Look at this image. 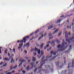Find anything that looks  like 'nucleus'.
<instances>
[{
    "instance_id": "obj_45",
    "label": "nucleus",
    "mask_w": 74,
    "mask_h": 74,
    "mask_svg": "<svg viewBox=\"0 0 74 74\" xmlns=\"http://www.w3.org/2000/svg\"><path fill=\"white\" fill-rule=\"evenodd\" d=\"M73 73V72H71V73H70V72H69V74H72Z\"/></svg>"
},
{
    "instance_id": "obj_10",
    "label": "nucleus",
    "mask_w": 74,
    "mask_h": 74,
    "mask_svg": "<svg viewBox=\"0 0 74 74\" xmlns=\"http://www.w3.org/2000/svg\"><path fill=\"white\" fill-rule=\"evenodd\" d=\"M49 44H51V41H49L48 42H47V46L45 47H44V49H46V48H48V47H49Z\"/></svg>"
},
{
    "instance_id": "obj_42",
    "label": "nucleus",
    "mask_w": 74,
    "mask_h": 74,
    "mask_svg": "<svg viewBox=\"0 0 74 74\" xmlns=\"http://www.w3.org/2000/svg\"><path fill=\"white\" fill-rule=\"evenodd\" d=\"M71 26H74V23H72V24L71 25Z\"/></svg>"
},
{
    "instance_id": "obj_6",
    "label": "nucleus",
    "mask_w": 74,
    "mask_h": 74,
    "mask_svg": "<svg viewBox=\"0 0 74 74\" xmlns=\"http://www.w3.org/2000/svg\"><path fill=\"white\" fill-rule=\"evenodd\" d=\"M28 38H29V36H28L24 38L23 40H21L20 41V43H22V42H24L25 43H26V40H27Z\"/></svg>"
},
{
    "instance_id": "obj_26",
    "label": "nucleus",
    "mask_w": 74,
    "mask_h": 74,
    "mask_svg": "<svg viewBox=\"0 0 74 74\" xmlns=\"http://www.w3.org/2000/svg\"><path fill=\"white\" fill-rule=\"evenodd\" d=\"M51 44L53 45L55 44V41H52L51 42Z\"/></svg>"
},
{
    "instance_id": "obj_36",
    "label": "nucleus",
    "mask_w": 74,
    "mask_h": 74,
    "mask_svg": "<svg viewBox=\"0 0 74 74\" xmlns=\"http://www.w3.org/2000/svg\"><path fill=\"white\" fill-rule=\"evenodd\" d=\"M52 36V34H49V36Z\"/></svg>"
},
{
    "instance_id": "obj_2",
    "label": "nucleus",
    "mask_w": 74,
    "mask_h": 74,
    "mask_svg": "<svg viewBox=\"0 0 74 74\" xmlns=\"http://www.w3.org/2000/svg\"><path fill=\"white\" fill-rule=\"evenodd\" d=\"M68 47L67 43L64 42V40H63V42L62 45H59L58 46V48L59 51H62L64 49H66Z\"/></svg>"
},
{
    "instance_id": "obj_29",
    "label": "nucleus",
    "mask_w": 74,
    "mask_h": 74,
    "mask_svg": "<svg viewBox=\"0 0 74 74\" xmlns=\"http://www.w3.org/2000/svg\"><path fill=\"white\" fill-rule=\"evenodd\" d=\"M56 65H59V62H56Z\"/></svg>"
},
{
    "instance_id": "obj_31",
    "label": "nucleus",
    "mask_w": 74,
    "mask_h": 74,
    "mask_svg": "<svg viewBox=\"0 0 74 74\" xmlns=\"http://www.w3.org/2000/svg\"><path fill=\"white\" fill-rule=\"evenodd\" d=\"M62 34V33H59L58 34V36H60V35Z\"/></svg>"
},
{
    "instance_id": "obj_60",
    "label": "nucleus",
    "mask_w": 74,
    "mask_h": 74,
    "mask_svg": "<svg viewBox=\"0 0 74 74\" xmlns=\"http://www.w3.org/2000/svg\"><path fill=\"white\" fill-rule=\"evenodd\" d=\"M0 48H1V47H0Z\"/></svg>"
},
{
    "instance_id": "obj_37",
    "label": "nucleus",
    "mask_w": 74,
    "mask_h": 74,
    "mask_svg": "<svg viewBox=\"0 0 74 74\" xmlns=\"http://www.w3.org/2000/svg\"><path fill=\"white\" fill-rule=\"evenodd\" d=\"M39 63V62H38V61H37L36 62V64H38V63Z\"/></svg>"
},
{
    "instance_id": "obj_1",
    "label": "nucleus",
    "mask_w": 74,
    "mask_h": 74,
    "mask_svg": "<svg viewBox=\"0 0 74 74\" xmlns=\"http://www.w3.org/2000/svg\"><path fill=\"white\" fill-rule=\"evenodd\" d=\"M41 56H42V62H41L40 64V67H39L38 69H41L42 65H43V64H44L45 63V62H47V59H50V60H52L54 59H55V58L56 57V56H55L54 57L52 58V56H50L49 57L48 56H47L46 57V58L47 59L43 61V59H44V52L42 51V50H41Z\"/></svg>"
},
{
    "instance_id": "obj_49",
    "label": "nucleus",
    "mask_w": 74,
    "mask_h": 74,
    "mask_svg": "<svg viewBox=\"0 0 74 74\" xmlns=\"http://www.w3.org/2000/svg\"><path fill=\"white\" fill-rule=\"evenodd\" d=\"M51 47H49V50H51Z\"/></svg>"
},
{
    "instance_id": "obj_40",
    "label": "nucleus",
    "mask_w": 74,
    "mask_h": 74,
    "mask_svg": "<svg viewBox=\"0 0 74 74\" xmlns=\"http://www.w3.org/2000/svg\"><path fill=\"white\" fill-rule=\"evenodd\" d=\"M17 67V65H16V66H14V67L13 69H15V68H16V67Z\"/></svg>"
},
{
    "instance_id": "obj_32",
    "label": "nucleus",
    "mask_w": 74,
    "mask_h": 74,
    "mask_svg": "<svg viewBox=\"0 0 74 74\" xmlns=\"http://www.w3.org/2000/svg\"><path fill=\"white\" fill-rule=\"evenodd\" d=\"M24 52L25 53H27V51L26 50H24Z\"/></svg>"
},
{
    "instance_id": "obj_20",
    "label": "nucleus",
    "mask_w": 74,
    "mask_h": 74,
    "mask_svg": "<svg viewBox=\"0 0 74 74\" xmlns=\"http://www.w3.org/2000/svg\"><path fill=\"white\" fill-rule=\"evenodd\" d=\"M12 62H14V58H11V61L10 62L12 63Z\"/></svg>"
},
{
    "instance_id": "obj_38",
    "label": "nucleus",
    "mask_w": 74,
    "mask_h": 74,
    "mask_svg": "<svg viewBox=\"0 0 74 74\" xmlns=\"http://www.w3.org/2000/svg\"><path fill=\"white\" fill-rule=\"evenodd\" d=\"M22 72L24 74H25V71H22Z\"/></svg>"
},
{
    "instance_id": "obj_22",
    "label": "nucleus",
    "mask_w": 74,
    "mask_h": 74,
    "mask_svg": "<svg viewBox=\"0 0 74 74\" xmlns=\"http://www.w3.org/2000/svg\"><path fill=\"white\" fill-rule=\"evenodd\" d=\"M71 49H72V47H71V45H70L69 46V51H71Z\"/></svg>"
},
{
    "instance_id": "obj_15",
    "label": "nucleus",
    "mask_w": 74,
    "mask_h": 74,
    "mask_svg": "<svg viewBox=\"0 0 74 74\" xmlns=\"http://www.w3.org/2000/svg\"><path fill=\"white\" fill-rule=\"evenodd\" d=\"M29 42H28L26 44V45H24V46H23V47L24 48V47H27V48H28L29 47Z\"/></svg>"
},
{
    "instance_id": "obj_24",
    "label": "nucleus",
    "mask_w": 74,
    "mask_h": 74,
    "mask_svg": "<svg viewBox=\"0 0 74 74\" xmlns=\"http://www.w3.org/2000/svg\"><path fill=\"white\" fill-rule=\"evenodd\" d=\"M53 28V26H52L49 27L48 28V29H52Z\"/></svg>"
},
{
    "instance_id": "obj_44",
    "label": "nucleus",
    "mask_w": 74,
    "mask_h": 74,
    "mask_svg": "<svg viewBox=\"0 0 74 74\" xmlns=\"http://www.w3.org/2000/svg\"><path fill=\"white\" fill-rule=\"evenodd\" d=\"M47 35V34H45L44 35V37H45V36Z\"/></svg>"
},
{
    "instance_id": "obj_55",
    "label": "nucleus",
    "mask_w": 74,
    "mask_h": 74,
    "mask_svg": "<svg viewBox=\"0 0 74 74\" xmlns=\"http://www.w3.org/2000/svg\"><path fill=\"white\" fill-rule=\"evenodd\" d=\"M40 34L42 35V33H41V34Z\"/></svg>"
},
{
    "instance_id": "obj_13",
    "label": "nucleus",
    "mask_w": 74,
    "mask_h": 74,
    "mask_svg": "<svg viewBox=\"0 0 74 74\" xmlns=\"http://www.w3.org/2000/svg\"><path fill=\"white\" fill-rule=\"evenodd\" d=\"M2 64L3 66H4V67H5V66H6L7 65V64L5 62L3 63L1 62V64H0V65H2Z\"/></svg>"
},
{
    "instance_id": "obj_35",
    "label": "nucleus",
    "mask_w": 74,
    "mask_h": 74,
    "mask_svg": "<svg viewBox=\"0 0 74 74\" xmlns=\"http://www.w3.org/2000/svg\"><path fill=\"white\" fill-rule=\"evenodd\" d=\"M7 49L6 50H5V53H7Z\"/></svg>"
},
{
    "instance_id": "obj_11",
    "label": "nucleus",
    "mask_w": 74,
    "mask_h": 74,
    "mask_svg": "<svg viewBox=\"0 0 74 74\" xmlns=\"http://www.w3.org/2000/svg\"><path fill=\"white\" fill-rule=\"evenodd\" d=\"M25 58L26 59H27V61L28 62V63H30V60L31 59L29 58V57H26Z\"/></svg>"
},
{
    "instance_id": "obj_17",
    "label": "nucleus",
    "mask_w": 74,
    "mask_h": 74,
    "mask_svg": "<svg viewBox=\"0 0 74 74\" xmlns=\"http://www.w3.org/2000/svg\"><path fill=\"white\" fill-rule=\"evenodd\" d=\"M23 45V44H19V47H18V49H20L21 48H22V46Z\"/></svg>"
},
{
    "instance_id": "obj_28",
    "label": "nucleus",
    "mask_w": 74,
    "mask_h": 74,
    "mask_svg": "<svg viewBox=\"0 0 74 74\" xmlns=\"http://www.w3.org/2000/svg\"><path fill=\"white\" fill-rule=\"evenodd\" d=\"M35 70H34V73H36V71L37 70V67H35Z\"/></svg>"
},
{
    "instance_id": "obj_64",
    "label": "nucleus",
    "mask_w": 74,
    "mask_h": 74,
    "mask_svg": "<svg viewBox=\"0 0 74 74\" xmlns=\"http://www.w3.org/2000/svg\"><path fill=\"white\" fill-rule=\"evenodd\" d=\"M73 3H74V0L73 1Z\"/></svg>"
},
{
    "instance_id": "obj_12",
    "label": "nucleus",
    "mask_w": 74,
    "mask_h": 74,
    "mask_svg": "<svg viewBox=\"0 0 74 74\" xmlns=\"http://www.w3.org/2000/svg\"><path fill=\"white\" fill-rule=\"evenodd\" d=\"M50 53L51 55H56V53L53 51H51Z\"/></svg>"
},
{
    "instance_id": "obj_62",
    "label": "nucleus",
    "mask_w": 74,
    "mask_h": 74,
    "mask_svg": "<svg viewBox=\"0 0 74 74\" xmlns=\"http://www.w3.org/2000/svg\"><path fill=\"white\" fill-rule=\"evenodd\" d=\"M47 51H48V49H47Z\"/></svg>"
},
{
    "instance_id": "obj_41",
    "label": "nucleus",
    "mask_w": 74,
    "mask_h": 74,
    "mask_svg": "<svg viewBox=\"0 0 74 74\" xmlns=\"http://www.w3.org/2000/svg\"><path fill=\"white\" fill-rule=\"evenodd\" d=\"M63 16H64V15H61V17L62 18H63Z\"/></svg>"
},
{
    "instance_id": "obj_58",
    "label": "nucleus",
    "mask_w": 74,
    "mask_h": 74,
    "mask_svg": "<svg viewBox=\"0 0 74 74\" xmlns=\"http://www.w3.org/2000/svg\"><path fill=\"white\" fill-rule=\"evenodd\" d=\"M34 67H35V65L34 66Z\"/></svg>"
},
{
    "instance_id": "obj_9",
    "label": "nucleus",
    "mask_w": 74,
    "mask_h": 74,
    "mask_svg": "<svg viewBox=\"0 0 74 74\" xmlns=\"http://www.w3.org/2000/svg\"><path fill=\"white\" fill-rule=\"evenodd\" d=\"M35 52L37 51L38 54H40V52L41 51L40 50V49L38 50L37 48H35Z\"/></svg>"
},
{
    "instance_id": "obj_54",
    "label": "nucleus",
    "mask_w": 74,
    "mask_h": 74,
    "mask_svg": "<svg viewBox=\"0 0 74 74\" xmlns=\"http://www.w3.org/2000/svg\"><path fill=\"white\" fill-rule=\"evenodd\" d=\"M0 53H1V49H0Z\"/></svg>"
},
{
    "instance_id": "obj_57",
    "label": "nucleus",
    "mask_w": 74,
    "mask_h": 74,
    "mask_svg": "<svg viewBox=\"0 0 74 74\" xmlns=\"http://www.w3.org/2000/svg\"><path fill=\"white\" fill-rule=\"evenodd\" d=\"M2 59V58H0V59Z\"/></svg>"
},
{
    "instance_id": "obj_52",
    "label": "nucleus",
    "mask_w": 74,
    "mask_h": 74,
    "mask_svg": "<svg viewBox=\"0 0 74 74\" xmlns=\"http://www.w3.org/2000/svg\"><path fill=\"white\" fill-rule=\"evenodd\" d=\"M12 73H14V71H13L12 72Z\"/></svg>"
},
{
    "instance_id": "obj_63",
    "label": "nucleus",
    "mask_w": 74,
    "mask_h": 74,
    "mask_svg": "<svg viewBox=\"0 0 74 74\" xmlns=\"http://www.w3.org/2000/svg\"><path fill=\"white\" fill-rule=\"evenodd\" d=\"M33 40V39H31V40Z\"/></svg>"
},
{
    "instance_id": "obj_27",
    "label": "nucleus",
    "mask_w": 74,
    "mask_h": 74,
    "mask_svg": "<svg viewBox=\"0 0 74 74\" xmlns=\"http://www.w3.org/2000/svg\"><path fill=\"white\" fill-rule=\"evenodd\" d=\"M3 60H4V61H6L7 60H8V59L5 58L3 59Z\"/></svg>"
},
{
    "instance_id": "obj_46",
    "label": "nucleus",
    "mask_w": 74,
    "mask_h": 74,
    "mask_svg": "<svg viewBox=\"0 0 74 74\" xmlns=\"http://www.w3.org/2000/svg\"><path fill=\"white\" fill-rule=\"evenodd\" d=\"M9 49H10V51H12V49H10V48Z\"/></svg>"
},
{
    "instance_id": "obj_19",
    "label": "nucleus",
    "mask_w": 74,
    "mask_h": 74,
    "mask_svg": "<svg viewBox=\"0 0 74 74\" xmlns=\"http://www.w3.org/2000/svg\"><path fill=\"white\" fill-rule=\"evenodd\" d=\"M45 67L46 69H50V67L49 66V65H48L46 67L45 66Z\"/></svg>"
},
{
    "instance_id": "obj_8",
    "label": "nucleus",
    "mask_w": 74,
    "mask_h": 74,
    "mask_svg": "<svg viewBox=\"0 0 74 74\" xmlns=\"http://www.w3.org/2000/svg\"><path fill=\"white\" fill-rule=\"evenodd\" d=\"M74 61H73L72 62V65H71V64H69V65L68 66V68H69L70 67H70H72L73 68V67H74Z\"/></svg>"
},
{
    "instance_id": "obj_33",
    "label": "nucleus",
    "mask_w": 74,
    "mask_h": 74,
    "mask_svg": "<svg viewBox=\"0 0 74 74\" xmlns=\"http://www.w3.org/2000/svg\"><path fill=\"white\" fill-rule=\"evenodd\" d=\"M13 51L14 52V53H15V49H13Z\"/></svg>"
},
{
    "instance_id": "obj_43",
    "label": "nucleus",
    "mask_w": 74,
    "mask_h": 74,
    "mask_svg": "<svg viewBox=\"0 0 74 74\" xmlns=\"http://www.w3.org/2000/svg\"><path fill=\"white\" fill-rule=\"evenodd\" d=\"M17 42L19 43V42H20V41H19V40H18L17 41Z\"/></svg>"
},
{
    "instance_id": "obj_50",
    "label": "nucleus",
    "mask_w": 74,
    "mask_h": 74,
    "mask_svg": "<svg viewBox=\"0 0 74 74\" xmlns=\"http://www.w3.org/2000/svg\"><path fill=\"white\" fill-rule=\"evenodd\" d=\"M69 35H70L71 34V33H70V32H69Z\"/></svg>"
},
{
    "instance_id": "obj_25",
    "label": "nucleus",
    "mask_w": 74,
    "mask_h": 74,
    "mask_svg": "<svg viewBox=\"0 0 74 74\" xmlns=\"http://www.w3.org/2000/svg\"><path fill=\"white\" fill-rule=\"evenodd\" d=\"M62 19H60V20H58V21H57V22H58L59 23L60 22H61V21H62Z\"/></svg>"
},
{
    "instance_id": "obj_3",
    "label": "nucleus",
    "mask_w": 74,
    "mask_h": 74,
    "mask_svg": "<svg viewBox=\"0 0 74 74\" xmlns=\"http://www.w3.org/2000/svg\"><path fill=\"white\" fill-rule=\"evenodd\" d=\"M36 57H33L32 58V61L33 62H34L32 63H30V64L31 65L32 67L29 68V66H30L29 65L27 67V70H29V69H31L33 67V65L34 64V62H36Z\"/></svg>"
},
{
    "instance_id": "obj_51",
    "label": "nucleus",
    "mask_w": 74,
    "mask_h": 74,
    "mask_svg": "<svg viewBox=\"0 0 74 74\" xmlns=\"http://www.w3.org/2000/svg\"><path fill=\"white\" fill-rule=\"evenodd\" d=\"M8 56H10V53H8Z\"/></svg>"
},
{
    "instance_id": "obj_14",
    "label": "nucleus",
    "mask_w": 74,
    "mask_h": 74,
    "mask_svg": "<svg viewBox=\"0 0 74 74\" xmlns=\"http://www.w3.org/2000/svg\"><path fill=\"white\" fill-rule=\"evenodd\" d=\"M58 32H59V29H56L54 32H53V33L52 35H54V34H56V33H58Z\"/></svg>"
},
{
    "instance_id": "obj_21",
    "label": "nucleus",
    "mask_w": 74,
    "mask_h": 74,
    "mask_svg": "<svg viewBox=\"0 0 74 74\" xmlns=\"http://www.w3.org/2000/svg\"><path fill=\"white\" fill-rule=\"evenodd\" d=\"M43 45H44V43H42L40 45V48H42V47H43Z\"/></svg>"
},
{
    "instance_id": "obj_39",
    "label": "nucleus",
    "mask_w": 74,
    "mask_h": 74,
    "mask_svg": "<svg viewBox=\"0 0 74 74\" xmlns=\"http://www.w3.org/2000/svg\"><path fill=\"white\" fill-rule=\"evenodd\" d=\"M37 32H38V30H37L36 31V32H35V34H36V33H37Z\"/></svg>"
},
{
    "instance_id": "obj_61",
    "label": "nucleus",
    "mask_w": 74,
    "mask_h": 74,
    "mask_svg": "<svg viewBox=\"0 0 74 74\" xmlns=\"http://www.w3.org/2000/svg\"><path fill=\"white\" fill-rule=\"evenodd\" d=\"M32 74V73H31V74Z\"/></svg>"
},
{
    "instance_id": "obj_16",
    "label": "nucleus",
    "mask_w": 74,
    "mask_h": 74,
    "mask_svg": "<svg viewBox=\"0 0 74 74\" xmlns=\"http://www.w3.org/2000/svg\"><path fill=\"white\" fill-rule=\"evenodd\" d=\"M23 45V44H19V47H18V49H20L21 48H22V46Z\"/></svg>"
},
{
    "instance_id": "obj_30",
    "label": "nucleus",
    "mask_w": 74,
    "mask_h": 74,
    "mask_svg": "<svg viewBox=\"0 0 74 74\" xmlns=\"http://www.w3.org/2000/svg\"><path fill=\"white\" fill-rule=\"evenodd\" d=\"M10 68L11 69V70L13 68H12V65H11L10 66Z\"/></svg>"
},
{
    "instance_id": "obj_56",
    "label": "nucleus",
    "mask_w": 74,
    "mask_h": 74,
    "mask_svg": "<svg viewBox=\"0 0 74 74\" xmlns=\"http://www.w3.org/2000/svg\"><path fill=\"white\" fill-rule=\"evenodd\" d=\"M26 67V65H25L24 66V67Z\"/></svg>"
},
{
    "instance_id": "obj_34",
    "label": "nucleus",
    "mask_w": 74,
    "mask_h": 74,
    "mask_svg": "<svg viewBox=\"0 0 74 74\" xmlns=\"http://www.w3.org/2000/svg\"><path fill=\"white\" fill-rule=\"evenodd\" d=\"M36 53H35V52L34 53V56H36Z\"/></svg>"
},
{
    "instance_id": "obj_18",
    "label": "nucleus",
    "mask_w": 74,
    "mask_h": 74,
    "mask_svg": "<svg viewBox=\"0 0 74 74\" xmlns=\"http://www.w3.org/2000/svg\"><path fill=\"white\" fill-rule=\"evenodd\" d=\"M5 74H11V72H8V71H5Z\"/></svg>"
},
{
    "instance_id": "obj_4",
    "label": "nucleus",
    "mask_w": 74,
    "mask_h": 74,
    "mask_svg": "<svg viewBox=\"0 0 74 74\" xmlns=\"http://www.w3.org/2000/svg\"><path fill=\"white\" fill-rule=\"evenodd\" d=\"M65 37L66 38V41H67L69 43L70 42V41H74V37H73L72 38H70L69 40L67 39L68 37V34H65Z\"/></svg>"
},
{
    "instance_id": "obj_59",
    "label": "nucleus",
    "mask_w": 74,
    "mask_h": 74,
    "mask_svg": "<svg viewBox=\"0 0 74 74\" xmlns=\"http://www.w3.org/2000/svg\"><path fill=\"white\" fill-rule=\"evenodd\" d=\"M71 15H69V16H70Z\"/></svg>"
},
{
    "instance_id": "obj_47",
    "label": "nucleus",
    "mask_w": 74,
    "mask_h": 74,
    "mask_svg": "<svg viewBox=\"0 0 74 74\" xmlns=\"http://www.w3.org/2000/svg\"><path fill=\"white\" fill-rule=\"evenodd\" d=\"M33 33H32V34H30V36H32V35H33Z\"/></svg>"
},
{
    "instance_id": "obj_5",
    "label": "nucleus",
    "mask_w": 74,
    "mask_h": 74,
    "mask_svg": "<svg viewBox=\"0 0 74 74\" xmlns=\"http://www.w3.org/2000/svg\"><path fill=\"white\" fill-rule=\"evenodd\" d=\"M69 20H68L66 21H65L64 23V24L65 26H67V29H71V26H70L69 27Z\"/></svg>"
},
{
    "instance_id": "obj_7",
    "label": "nucleus",
    "mask_w": 74,
    "mask_h": 74,
    "mask_svg": "<svg viewBox=\"0 0 74 74\" xmlns=\"http://www.w3.org/2000/svg\"><path fill=\"white\" fill-rule=\"evenodd\" d=\"M19 60L20 61V62H21V63L19 65V66H22V63H25V62H26V61L25 60L21 58L19 59Z\"/></svg>"
},
{
    "instance_id": "obj_48",
    "label": "nucleus",
    "mask_w": 74,
    "mask_h": 74,
    "mask_svg": "<svg viewBox=\"0 0 74 74\" xmlns=\"http://www.w3.org/2000/svg\"><path fill=\"white\" fill-rule=\"evenodd\" d=\"M31 52H32V51H33V49H32L31 50Z\"/></svg>"
},
{
    "instance_id": "obj_53",
    "label": "nucleus",
    "mask_w": 74,
    "mask_h": 74,
    "mask_svg": "<svg viewBox=\"0 0 74 74\" xmlns=\"http://www.w3.org/2000/svg\"><path fill=\"white\" fill-rule=\"evenodd\" d=\"M53 71V69H51V71Z\"/></svg>"
},
{
    "instance_id": "obj_23",
    "label": "nucleus",
    "mask_w": 74,
    "mask_h": 74,
    "mask_svg": "<svg viewBox=\"0 0 74 74\" xmlns=\"http://www.w3.org/2000/svg\"><path fill=\"white\" fill-rule=\"evenodd\" d=\"M43 36H44V35H42L41 36V37H40L38 38V40H40V39H41V38H42V37H43Z\"/></svg>"
}]
</instances>
